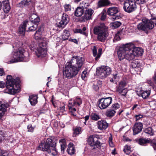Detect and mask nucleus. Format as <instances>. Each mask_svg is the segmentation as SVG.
Here are the masks:
<instances>
[{"instance_id":"nucleus-1","label":"nucleus","mask_w":156,"mask_h":156,"mask_svg":"<svg viewBox=\"0 0 156 156\" xmlns=\"http://www.w3.org/2000/svg\"><path fill=\"white\" fill-rule=\"evenodd\" d=\"M143 49L139 47H135L132 43H127L121 45L117 51L120 60L126 58L129 61L135 58L138 56L143 55Z\"/></svg>"},{"instance_id":"nucleus-2","label":"nucleus","mask_w":156,"mask_h":156,"mask_svg":"<svg viewBox=\"0 0 156 156\" xmlns=\"http://www.w3.org/2000/svg\"><path fill=\"white\" fill-rule=\"evenodd\" d=\"M84 58L77 56H74L70 62H67L63 70L64 76L70 79L75 76L83 65Z\"/></svg>"},{"instance_id":"nucleus-3","label":"nucleus","mask_w":156,"mask_h":156,"mask_svg":"<svg viewBox=\"0 0 156 156\" xmlns=\"http://www.w3.org/2000/svg\"><path fill=\"white\" fill-rule=\"evenodd\" d=\"M56 140L55 139H48L46 142L41 143L38 147V150L47 151L50 155L55 156L57 154V151L55 148Z\"/></svg>"},{"instance_id":"nucleus-4","label":"nucleus","mask_w":156,"mask_h":156,"mask_svg":"<svg viewBox=\"0 0 156 156\" xmlns=\"http://www.w3.org/2000/svg\"><path fill=\"white\" fill-rule=\"evenodd\" d=\"M94 34L97 35V40L101 42H104L107 39L109 35L108 27L104 23L94 27Z\"/></svg>"},{"instance_id":"nucleus-5","label":"nucleus","mask_w":156,"mask_h":156,"mask_svg":"<svg viewBox=\"0 0 156 156\" xmlns=\"http://www.w3.org/2000/svg\"><path fill=\"white\" fill-rule=\"evenodd\" d=\"M19 82V78L14 79L11 75L7 76L6 84L8 93L14 94L18 93L20 91Z\"/></svg>"},{"instance_id":"nucleus-6","label":"nucleus","mask_w":156,"mask_h":156,"mask_svg":"<svg viewBox=\"0 0 156 156\" xmlns=\"http://www.w3.org/2000/svg\"><path fill=\"white\" fill-rule=\"evenodd\" d=\"M154 24L156 26V19L148 20L144 18L142 22L137 25V28L139 30L147 31L149 30L152 29L154 26Z\"/></svg>"},{"instance_id":"nucleus-7","label":"nucleus","mask_w":156,"mask_h":156,"mask_svg":"<svg viewBox=\"0 0 156 156\" xmlns=\"http://www.w3.org/2000/svg\"><path fill=\"white\" fill-rule=\"evenodd\" d=\"M123 8L126 12L130 13L136 10V6L134 1L127 0L124 2Z\"/></svg>"},{"instance_id":"nucleus-8","label":"nucleus","mask_w":156,"mask_h":156,"mask_svg":"<svg viewBox=\"0 0 156 156\" xmlns=\"http://www.w3.org/2000/svg\"><path fill=\"white\" fill-rule=\"evenodd\" d=\"M25 51L22 48H19L14 52L13 57L14 59L10 61V63H13L18 61H22L24 57L23 54Z\"/></svg>"},{"instance_id":"nucleus-9","label":"nucleus","mask_w":156,"mask_h":156,"mask_svg":"<svg viewBox=\"0 0 156 156\" xmlns=\"http://www.w3.org/2000/svg\"><path fill=\"white\" fill-rule=\"evenodd\" d=\"M46 45V43L44 42H41L39 43V47L35 51L38 57L42 58L46 56L47 54Z\"/></svg>"},{"instance_id":"nucleus-10","label":"nucleus","mask_w":156,"mask_h":156,"mask_svg":"<svg viewBox=\"0 0 156 156\" xmlns=\"http://www.w3.org/2000/svg\"><path fill=\"white\" fill-rule=\"evenodd\" d=\"M112 98L108 97L105 98H102L98 102V105L101 109H104L107 108L112 103Z\"/></svg>"},{"instance_id":"nucleus-11","label":"nucleus","mask_w":156,"mask_h":156,"mask_svg":"<svg viewBox=\"0 0 156 156\" xmlns=\"http://www.w3.org/2000/svg\"><path fill=\"white\" fill-rule=\"evenodd\" d=\"M119 12L118 8L116 7H112L109 8L107 10L108 15L110 16H113L111 18L112 20H115L119 19L120 16H115V15Z\"/></svg>"},{"instance_id":"nucleus-12","label":"nucleus","mask_w":156,"mask_h":156,"mask_svg":"<svg viewBox=\"0 0 156 156\" xmlns=\"http://www.w3.org/2000/svg\"><path fill=\"white\" fill-rule=\"evenodd\" d=\"M138 142L139 144L141 145H144L147 143H150L154 150L156 151V140L154 139L151 140L149 138H141L139 140Z\"/></svg>"},{"instance_id":"nucleus-13","label":"nucleus","mask_w":156,"mask_h":156,"mask_svg":"<svg viewBox=\"0 0 156 156\" xmlns=\"http://www.w3.org/2000/svg\"><path fill=\"white\" fill-rule=\"evenodd\" d=\"M69 20L68 16L66 14H63L61 20L59 22L58 27L59 28H63L65 27Z\"/></svg>"},{"instance_id":"nucleus-14","label":"nucleus","mask_w":156,"mask_h":156,"mask_svg":"<svg viewBox=\"0 0 156 156\" xmlns=\"http://www.w3.org/2000/svg\"><path fill=\"white\" fill-rule=\"evenodd\" d=\"M88 143L91 146H99L100 142L98 140L97 138L94 136H90L88 139Z\"/></svg>"},{"instance_id":"nucleus-15","label":"nucleus","mask_w":156,"mask_h":156,"mask_svg":"<svg viewBox=\"0 0 156 156\" xmlns=\"http://www.w3.org/2000/svg\"><path fill=\"white\" fill-rule=\"evenodd\" d=\"M143 125L140 122L136 123L133 127V135H136L140 133L142 129Z\"/></svg>"},{"instance_id":"nucleus-16","label":"nucleus","mask_w":156,"mask_h":156,"mask_svg":"<svg viewBox=\"0 0 156 156\" xmlns=\"http://www.w3.org/2000/svg\"><path fill=\"white\" fill-rule=\"evenodd\" d=\"M102 51V49L99 48L98 50V53L97 54V49L96 47L94 46L92 49V51L93 55L94 57H95V60H97L100 57L101 54V52Z\"/></svg>"},{"instance_id":"nucleus-17","label":"nucleus","mask_w":156,"mask_h":156,"mask_svg":"<svg viewBox=\"0 0 156 156\" xmlns=\"http://www.w3.org/2000/svg\"><path fill=\"white\" fill-rule=\"evenodd\" d=\"M98 128L101 130H105L108 126V124L104 120H101L97 122Z\"/></svg>"},{"instance_id":"nucleus-18","label":"nucleus","mask_w":156,"mask_h":156,"mask_svg":"<svg viewBox=\"0 0 156 156\" xmlns=\"http://www.w3.org/2000/svg\"><path fill=\"white\" fill-rule=\"evenodd\" d=\"M93 12L94 11L92 9L86 10L83 17V20H87L90 19Z\"/></svg>"},{"instance_id":"nucleus-19","label":"nucleus","mask_w":156,"mask_h":156,"mask_svg":"<svg viewBox=\"0 0 156 156\" xmlns=\"http://www.w3.org/2000/svg\"><path fill=\"white\" fill-rule=\"evenodd\" d=\"M9 106L8 104H0V119L3 116L6 111V108Z\"/></svg>"},{"instance_id":"nucleus-20","label":"nucleus","mask_w":156,"mask_h":156,"mask_svg":"<svg viewBox=\"0 0 156 156\" xmlns=\"http://www.w3.org/2000/svg\"><path fill=\"white\" fill-rule=\"evenodd\" d=\"M28 24L27 21H24L23 23V24L20 25L19 27V31L20 34H22L23 35H24L25 31L26 28Z\"/></svg>"},{"instance_id":"nucleus-21","label":"nucleus","mask_w":156,"mask_h":156,"mask_svg":"<svg viewBox=\"0 0 156 156\" xmlns=\"http://www.w3.org/2000/svg\"><path fill=\"white\" fill-rule=\"evenodd\" d=\"M111 4L109 0H99L98 2V6L101 7L108 6Z\"/></svg>"},{"instance_id":"nucleus-22","label":"nucleus","mask_w":156,"mask_h":156,"mask_svg":"<svg viewBox=\"0 0 156 156\" xmlns=\"http://www.w3.org/2000/svg\"><path fill=\"white\" fill-rule=\"evenodd\" d=\"M37 97L35 95H32L29 96V100L32 105H35L37 103Z\"/></svg>"},{"instance_id":"nucleus-23","label":"nucleus","mask_w":156,"mask_h":156,"mask_svg":"<svg viewBox=\"0 0 156 156\" xmlns=\"http://www.w3.org/2000/svg\"><path fill=\"white\" fill-rule=\"evenodd\" d=\"M83 9V7H78L75 12V16L77 17L81 16L84 12Z\"/></svg>"},{"instance_id":"nucleus-24","label":"nucleus","mask_w":156,"mask_h":156,"mask_svg":"<svg viewBox=\"0 0 156 156\" xmlns=\"http://www.w3.org/2000/svg\"><path fill=\"white\" fill-rule=\"evenodd\" d=\"M73 144L72 143H69L68 146L67 151L68 154L71 155L73 154L75 152V149L73 147Z\"/></svg>"},{"instance_id":"nucleus-25","label":"nucleus","mask_w":156,"mask_h":156,"mask_svg":"<svg viewBox=\"0 0 156 156\" xmlns=\"http://www.w3.org/2000/svg\"><path fill=\"white\" fill-rule=\"evenodd\" d=\"M105 70L103 69L102 67L99 68V69L97 72L98 73V76L101 79H103L107 76L105 74V73L104 72Z\"/></svg>"},{"instance_id":"nucleus-26","label":"nucleus","mask_w":156,"mask_h":156,"mask_svg":"<svg viewBox=\"0 0 156 156\" xmlns=\"http://www.w3.org/2000/svg\"><path fill=\"white\" fill-rule=\"evenodd\" d=\"M70 33L69 30H64L63 31L62 36V39L63 41H65L68 39L70 36Z\"/></svg>"},{"instance_id":"nucleus-27","label":"nucleus","mask_w":156,"mask_h":156,"mask_svg":"<svg viewBox=\"0 0 156 156\" xmlns=\"http://www.w3.org/2000/svg\"><path fill=\"white\" fill-rule=\"evenodd\" d=\"M31 0H23L19 3V6L22 7H23V6H27L31 3Z\"/></svg>"},{"instance_id":"nucleus-28","label":"nucleus","mask_w":156,"mask_h":156,"mask_svg":"<svg viewBox=\"0 0 156 156\" xmlns=\"http://www.w3.org/2000/svg\"><path fill=\"white\" fill-rule=\"evenodd\" d=\"M116 113L115 110H112L111 108L108 110L106 113V115L109 117H112Z\"/></svg>"},{"instance_id":"nucleus-29","label":"nucleus","mask_w":156,"mask_h":156,"mask_svg":"<svg viewBox=\"0 0 156 156\" xmlns=\"http://www.w3.org/2000/svg\"><path fill=\"white\" fill-rule=\"evenodd\" d=\"M101 67L103 69L105 70L104 72L107 76L111 74L112 70L110 67L107 66H102Z\"/></svg>"},{"instance_id":"nucleus-30","label":"nucleus","mask_w":156,"mask_h":156,"mask_svg":"<svg viewBox=\"0 0 156 156\" xmlns=\"http://www.w3.org/2000/svg\"><path fill=\"white\" fill-rule=\"evenodd\" d=\"M144 132L150 136H152L154 134V131L151 127H148L144 129Z\"/></svg>"},{"instance_id":"nucleus-31","label":"nucleus","mask_w":156,"mask_h":156,"mask_svg":"<svg viewBox=\"0 0 156 156\" xmlns=\"http://www.w3.org/2000/svg\"><path fill=\"white\" fill-rule=\"evenodd\" d=\"M121 24L120 22L117 21L112 23L110 24V25L113 28H116L119 27Z\"/></svg>"},{"instance_id":"nucleus-32","label":"nucleus","mask_w":156,"mask_h":156,"mask_svg":"<svg viewBox=\"0 0 156 156\" xmlns=\"http://www.w3.org/2000/svg\"><path fill=\"white\" fill-rule=\"evenodd\" d=\"M81 133V128L80 127H77L74 129L73 133V137H76L78 135Z\"/></svg>"},{"instance_id":"nucleus-33","label":"nucleus","mask_w":156,"mask_h":156,"mask_svg":"<svg viewBox=\"0 0 156 156\" xmlns=\"http://www.w3.org/2000/svg\"><path fill=\"white\" fill-rule=\"evenodd\" d=\"M91 119L97 121L100 119V116L95 113H92L90 115Z\"/></svg>"},{"instance_id":"nucleus-34","label":"nucleus","mask_w":156,"mask_h":156,"mask_svg":"<svg viewBox=\"0 0 156 156\" xmlns=\"http://www.w3.org/2000/svg\"><path fill=\"white\" fill-rule=\"evenodd\" d=\"M139 63V62L137 60H135L131 62V66L133 68H136L138 67Z\"/></svg>"},{"instance_id":"nucleus-35","label":"nucleus","mask_w":156,"mask_h":156,"mask_svg":"<svg viewBox=\"0 0 156 156\" xmlns=\"http://www.w3.org/2000/svg\"><path fill=\"white\" fill-rule=\"evenodd\" d=\"M126 85V83L125 81L120 82L117 88V90H121V89H126L124 88V87Z\"/></svg>"},{"instance_id":"nucleus-36","label":"nucleus","mask_w":156,"mask_h":156,"mask_svg":"<svg viewBox=\"0 0 156 156\" xmlns=\"http://www.w3.org/2000/svg\"><path fill=\"white\" fill-rule=\"evenodd\" d=\"M116 91L119 94H121V95L123 96H126L128 91L126 89H121V90H116Z\"/></svg>"},{"instance_id":"nucleus-37","label":"nucleus","mask_w":156,"mask_h":156,"mask_svg":"<svg viewBox=\"0 0 156 156\" xmlns=\"http://www.w3.org/2000/svg\"><path fill=\"white\" fill-rule=\"evenodd\" d=\"M120 107V105L118 103H115L113 104L111 106L110 108H111L112 110H115L116 112L117 110Z\"/></svg>"},{"instance_id":"nucleus-38","label":"nucleus","mask_w":156,"mask_h":156,"mask_svg":"<svg viewBox=\"0 0 156 156\" xmlns=\"http://www.w3.org/2000/svg\"><path fill=\"white\" fill-rule=\"evenodd\" d=\"M150 94V91H145L141 93V96L144 99H146L149 96Z\"/></svg>"},{"instance_id":"nucleus-39","label":"nucleus","mask_w":156,"mask_h":156,"mask_svg":"<svg viewBox=\"0 0 156 156\" xmlns=\"http://www.w3.org/2000/svg\"><path fill=\"white\" fill-rule=\"evenodd\" d=\"M86 30V27H83L82 30L80 29H78L76 30V33H80L86 36L87 35V33L85 32Z\"/></svg>"},{"instance_id":"nucleus-40","label":"nucleus","mask_w":156,"mask_h":156,"mask_svg":"<svg viewBox=\"0 0 156 156\" xmlns=\"http://www.w3.org/2000/svg\"><path fill=\"white\" fill-rule=\"evenodd\" d=\"M74 101V104H75L76 105H77L78 106H80L82 103L81 99L78 97H76Z\"/></svg>"},{"instance_id":"nucleus-41","label":"nucleus","mask_w":156,"mask_h":156,"mask_svg":"<svg viewBox=\"0 0 156 156\" xmlns=\"http://www.w3.org/2000/svg\"><path fill=\"white\" fill-rule=\"evenodd\" d=\"M107 12L105 10H103L101 14V19L102 20H104L106 17Z\"/></svg>"},{"instance_id":"nucleus-42","label":"nucleus","mask_w":156,"mask_h":156,"mask_svg":"<svg viewBox=\"0 0 156 156\" xmlns=\"http://www.w3.org/2000/svg\"><path fill=\"white\" fill-rule=\"evenodd\" d=\"M3 10L5 13H8L10 9V4L3 6Z\"/></svg>"},{"instance_id":"nucleus-43","label":"nucleus","mask_w":156,"mask_h":156,"mask_svg":"<svg viewBox=\"0 0 156 156\" xmlns=\"http://www.w3.org/2000/svg\"><path fill=\"white\" fill-rule=\"evenodd\" d=\"M130 147L126 145L125 147V148L123 149V151L126 154H129L130 152Z\"/></svg>"},{"instance_id":"nucleus-44","label":"nucleus","mask_w":156,"mask_h":156,"mask_svg":"<svg viewBox=\"0 0 156 156\" xmlns=\"http://www.w3.org/2000/svg\"><path fill=\"white\" fill-rule=\"evenodd\" d=\"M34 37L35 39L37 40H41L42 38L41 34H39L36 32L34 34Z\"/></svg>"},{"instance_id":"nucleus-45","label":"nucleus","mask_w":156,"mask_h":156,"mask_svg":"<svg viewBox=\"0 0 156 156\" xmlns=\"http://www.w3.org/2000/svg\"><path fill=\"white\" fill-rule=\"evenodd\" d=\"M37 27V24H34L31 27H29V29L30 31H34L35 30Z\"/></svg>"},{"instance_id":"nucleus-46","label":"nucleus","mask_w":156,"mask_h":156,"mask_svg":"<svg viewBox=\"0 0 156 156\" xmlns=\"http://www.w3.org/2000/svg\"><path fill=\"white\" fill-rule=\"evenodd\" d=\"M27 128L28 129L27 131L31 132H33L34 127L32 126L31 124H29L27 126Z\"/></svg>"},{"instance_id":"nucleus-47","label":"nucleus","mask_w":156,"mask_h":156,"mask_svg":"<svg viewBox=\"0 0 156 156\" xmlns=\"http://www.w3.org/2000/svg\"><path fill=\"white\" fill-rule=\"evenodd\" d=\"M72 101L71 100H69V104L68 106L69 110H71V109L72 110H73L72 107L76 105V104H74V101H73V103L70 102V101Z\"/></svg>"},{"instance_id":"nucleus-48","label":"nucleus","mask_w":156,"mask_h":156,"mask_svg":"<svg viewBox=\"0 0 156 156\" xmlns=\"http://www.w3.org/2000/svg\"><path fill=\"white\" fill-rule=\"evenodd\" d=\"M40 18L38 16V17H36L35 19L31 22L34 23V24H37L38 26V23L40 22Z\"/></svg>"},{"instance_id":"nucleus-49","label":"nucleus","mask_w":156,"mask_h":156,"mask_svg":"<svg viewBox=\"0 0 156 156\" xmlns=\"http://www.w3.org/2000/svg\"><path fill=\"white\" fill-rule=\"evenodd\" d=\"M135 4L137 3L138 4H142L145 3V0H134V1Z\"/></svg>"},{"instance_id":"nucleus-50","label":"nucleus","mask_w":156,"mask_h":156,"mask_svg":"<svg viewBox=\"0 0 156 156\" xmlns=\"http://www.w3.org/2000/svg\"><path fill=\"white\" fill-rule=\"evenodd\" d=\"M64 7L66 11H70L71 9V6L69 4H66Z\"/></svg>"},{"instance_id":"nucleus-51","label":"nucleus","mask_w":156,"mask_h":156,"mask_svg":"<svg viewBox=\"0 0 156 156\" xmlns=\"http://www.w3.org/2000/svg\"><path fill=\"white\" fill-rule=\"evenodd\" d=\"M43 31V27H41L39 28L38 30L36 32L38 33L39 34H41L42 32Z\"/></svg>"},{"instance_id":"nucleus-52","label":"nucleus","mask_w":156,"mask_h":156,"mask_svg":"<svg viewBox=\"0 0 156 156\" xmlns=\"http://www.w3.org/2000/svg\"><path fill=\"white\" fill-rule=\"evenodd\" d=\"M109 146L112 147H114V144L112 141V138L111 136L109 137Z\"/></svg>"},{"instance_id":"nucleus-53","label":"nucleus","mask_w":156,"mask_h":156,"mask_svg":"<svg viewBox=\"0 0 156 156\" xmlns=\"http://www.w3.org/2000/svg\"><path fill=\"white\" fill-rule=\"evenodd\" d=\"M38 17V16L36 14L32 15L30 18V19L31 22L33 21L35 19L36 17Z\"/></svg>"},{"instance_id":"nucleus-54","label":"nucleus","mask_w":156,"mask_h":156,"mask_svg":"<svg viewBox=\"0 0 156 156\" xmlns=\"http://www.w3.org/2000/svg\"><path fill=\"white\" fill-rule=\"evenodd\" d=\"M114 39L117 41H119L120 39L119 36V33H118L115 36Z\"/></svg>"},{"instance_id":"nucleus-55","label":"nucleus","mask_w":156,"mask_h":156,"mask_svg":"<svg viewBox=\"0 0 156 156\" xmlns=\"http://www.w3.org/2000/svg\"><path fill=\"white\" fill-rule=\"evenodd\" d=\"M135 117L136 118V120H139L140 118H141L143 117V116L140 114L138 115H136L135 116Z\"/></svg>"},{"instance_id":"nucleus-56","label":"nucleus","mask_w":156,"mask_h":156,"mask_svg":"<svg viewBox=\"0 0 156 156\" xmlns=\"http://www.w3.org/2000/svg\"><path fill=\"white\" fill-rule=\"evenodd\" d=\"M2 131H0V142L4 139V136L2 135Z\"/></svg>"},{"instance_id":"nucleus-57","label":"nucleus","mask_w":156,"mask_h":156,"mask_svg":"<svg viewBox=\"0 0 156 156\" xmlns=\"http://www.w3.org/2000/svg\"><path fill=\"white\" fill-rule=\"evenodd\" d=\"M9 0H4L2 2L3 6L7 4H10L9 3Z\"/></svg>"},{"instance_id":"nucleus-58","label":"nucleus","mask_w":156,"mask_h":156,"mask_svg":"<svg viewBox=\"0 0 156 156\" xmlns=\"http://www.w3.org/2000/svg\"><path fill=\"white\" fill-rule=\"evenodd\" d=\"M61 150L62 151H64L65 149V148L66 146L64 143H62L61 144Z\"/></svg>"},{"instance_id":"nucleus-59","label":"nucleus","mask_w":156,"mask_h":156,"mask_svg":"<svg viewBox=\"0 0 156 156\" xmlns=\"http://www.w3.org/2000/svg\"><path fill=\"white\" fill-rule=\"evenodd\" d=\"M65 108V106H63L60 107V111L61 112H64L66 111Z\"/></svg>"},{"instance_id":"nucleus-60","label":"nucleus","mask_w":156,"mask_h":156,"mask_svg":"<svg viewBox=\"0 0 156 156\" xmlns=\"http://www.w3.org/2000/svg\"><path fill=\"white\" fill-rule=\"evenodd\" d=\"M93 89L96 91L98 90H99V87L97 85L94 84L93 86Z\"/></svg>"},{"instance_id":"nucleus-61","label":"nucleus","mask_w":156,"mask_h":156,"mask_svg":"<svg viewBox=\"0 0 156 156\" xmlns=\"http://www.w3.org/2000/svg\"><path fill=\"white\" fill-rule=\"evenodd\" d=\"M118 73H116L115 74L113 75V77L114 80L117 79H118Z\"/></svg>"},{"instance_id":"nucleus-62","label":"nucleus","mask_w":156,"mask_h":156,"mask_svg":"<svg viewBox=\"0 0 156 156\" xmlns=\"http://www.w3.org/2000/svg\"><path fill=\"white\" fill-rule=\"evenodd\" d=\"M5 84L3 82H0V87L3 88L5 87Z\"/></svg>"},{"instance_id":"nucleus-63","label":"nucleus","mask_w":156,"mask_h":156,"mask_svg":"<svg viewBox=\"0 0 156 156\" xmlns=\"http://www.w3.org/2000/svg\"><path fill=\"white\" fill-rule=\"evenodd\" d=\"M5 74V73L3 69L0 68V76H2Z\"/></svg>"},{"instance_id":"nucleus-64","label":"nucleus","mask_w":156,"mask_h":156,"mask_svg":"<svg viewBox=\"0 0 156 156\" xmlns=\"http://www.w3.org/2000/svg\"><path fill=\"white\" fill-rule=\"evenodd\" d=\"M34 42L32 43V45L31 44L29 46V47L31 50H33V49L34 47Z\"/></svg>"}]
</instances>
